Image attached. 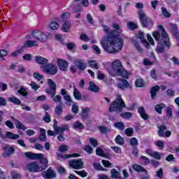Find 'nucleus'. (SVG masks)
Masks as SVG:
<instances>
[{"label":"nucleus","instance_id":"obj_5","mask_svg":"<svg viewBox=\"0 0 179 179\" xmlns=\"http://www.w3.org/2000/svg\"><path fill=\"white\" fill-rule=\"evenodd\" d=\"M48 83L50 89L45 90V93L50 95V97L53 99V101L55 103H61L62 101V96H61V95L55 96V94H57V84L55 82H54L52 79L49 78L48 80Z\"/></svg>","mask_w":179,"mask_h":179},{"label":"nucleus","instance_id":"obj_43","mask_svg":"<svg viewBox=\"0 0 179 179\" xmlns=\"http://www.w3.org/2000/svg\"><path fill=\"white\" fill-rule=\"evenodd\" d=\"M136 87H143L145 85V81L142 78H137L135 81Z\"/></svg>","mask_w":179,"mask_h":179},{"label":"nucleus","instance_id":"obj_54","mask_svg":"<svg viewBox=\"0 0 179 179\" xmlns=\"http://www.w3.org/2000/svg\"><path fill=\"white\" fill-rule=\"evenodd\" d=\"M124 132L127 136H132V135L134 134V129L132 127H129L125 129Z\"/></svg>","mask_w":179,"mask_h":179},{"label":"nucleus","instance_id":"obj_8","mask_svg":"<svg viewBox=\"0 0 179 179\" xmlns=\"http://www.w3.org/2000/svg\"><path fill=\"white\" fill-rule=\"evenodd\" d=\"M41 69L43 72L52 76L58 73V67L53 63H47L45 65L41 66Z\"/></svg>","mask_w":179,"mask_h":179},{"label":"nucleus","instance_id":"obj_20","mask_svg":"<svg viewBox=\"0 0 179 179\" xmlns=\"http://www.w3.org/2000/svg\"><path fill=\"white\" fill-rule=\"evenodd\" d=\"M24 155L27 159H30V160H37V159L41 157V153L36 154L31 152H27L24 153Z\"/></svg>","mask_w":179,"mask_h":179},{"label":"nucleus","instance_id":"obj_46","mask_svg":"<svg viewBox=\"0 0 179 179\" xmlns=\"http://www.w3.org/2000/svg\"><path fill=\"white\" fill-rule=\"evenodd\" d=\"M73 128L74 129H83V128H85V127L83 126V124H82V122L78 121L76 122L73 125Z\"/></svg>","mask_w":179,"mask_h":179},{"label":"nucleus","instance_id":"obj_60","mask_svg":"<svg viewBox=\"0 0 179 179\" xmlns=\"http://www.w3.org/2000/svg\"><path fill=\"white\" fill-rule=\"evenodd\" d=\"M33 56L31 54H25L22 56V59H24V61H27L28 62H30Z\"/></svg>","mask_w":179,"mask_h":179},{"label":"nucleus","instance_id":"obj_44","mask_svg":"<svg viewBox=\"0 0 179 179\" xmlns=\"http://www.w3.org/2000/svg\"><path fill=\"white\" fill-rule=\"evenodd\" d=\"M110 177L111 178H118V176H120V172L117 171L115 169H113L110 170Z\"/></svg>","mask_w":179,"mask_h":179},{"label":"nucleus","instance_id":"obj_63","mask_svg":"<svg viewBox=\"0 0 179 179\" xmlns=\"http://www.w3.org/2000/svg\"><path fill=\"white\" fill-rule=\"evenodd\" d=\"M99 129L102 134H107V131H108V129L104 126H99Z\"/></svg>","mask_w":179,"mask_h":179},{"label":"nucleus","instance_id":"obj_19","mask_svg":"<svg viewBox=\"0 0 179 179\" xmlns=\"http://www.w3.org/2000/svg\"><path fill=\"white\" fill-rule=\"evenodd\" d=\"M35 62L39 65H47L48 64V59L41 56H35Z\"/></svg>","mask_w":179,"mask_h":179},{"label":"nucleus","instance_id":"obj_3","mask_svg":"<svg viewBox=\"0 0 179 179\" xmlns=\"http://www.w3.org/2000/svg\"><path fill=\"white\" fill-rule=\"evenodd\" d=\"M136 9H140L138 11V15L142 27H148V26H153V20L148 18V15L142 10L143 9V3H136Z\"/></svg>","mask_w":179,"mask_h":179},{"label":"nucleus","instance_id":"obj_55","mask_svg":"<svg viewBox=\"0 0 179 179\" xmlns=\"http://www.w3.org/2000/svg\"><path fill=\"white\" fill-rule=\"evenodd\" d=\"M141 159L143 160L144 166H148V164H150V159H149V158H148L147 157L142 155L141 157Z\"/></svg>","mask_w":179,"mask_h":179},{"label":"nucleus","instance_id":"obj_4","mask_svg":"<svg viewBox=\"0 0 179 179\" xmlns=\"http://www.w3.org/2000/svg\"><path fill=\"white\" fill-rule=\"evenodd\" d=\"M127 108L124 99L121 94H117V99H115L108 108L109 113H122L124 108Z\"/></svg>","mask_w":179,"mask_h":179},{"label":"nucleus","instance_id":"obj_9","mask_svg":"<svg viewBox=\"0 0 179 179\" xmlns=\"http://www.w3.org/2000/svg\"><path fill=\"white\" fill-rule=\"evenodd\" d=\"M27 167L29 173H40V171L45 170V166H40L36 162L29 163Z\"/></svg>","mask_w":179,"mask_h":179},{"label":"nucleus","instance_id":"obj_31","mask_svg":"<svg viewBox=\"0 0 179 179\" xmlns=\"http://www.w3.org/2000/svg\"><path fill=\"white\" fill-rule=\"evenodd\" d=\"M3 150H7L8 156H12L15 153V148L9 147V145H5L3 147Z\"/></svg>","mask_w":179,"mask_h":179},{"label":"nucleus","instance_id":"obj_58","mask_svg":"<svg viewBox=\"0 0 179 179\" xmlns=\"http://www.w3.org/2000/svg\"><path fill=\"white\" fill-rule=\"evenodd\" d=\"M44 122H47L48 124L49 122H51V116H50V113L48 112H45V116L43 118Z\"/></svg>","mask_w":179,"mask_h":179},{"label":"nucleus","instance_id":"obj_37","mask_svg":"<svg viewBox=\"0 0 179 179\" xmlns=\"http://www.w3.org/2000/svg\"><path fill=\"white\" fill-rule=\"evenodd\" d=\"M89 111H90V109L89 108H85L83 109V111L81 113V117L83 120H86L89 117Z\"/></svg>","mask_w":179,"mask_h":179},{"label":"nucleus","instance_id":"obj_52","mask_svg":"<svg viewBox=\"0 0 179 179\" xmlns=\"http://www.w3.org/2000/svg\"><path fill=\"white\" fill-rule=\"evenodd\" d=\"M83 149L89 155H92L93 153V148L90 146V145H85Z\"/></svg>","mask_w":179,"mask_h":179},{"label":"nucleus","instance_id":"obj_62","mask_svg":"<svg viewBox=\"0 0 179 179\" xmlns=\"http://www.w3.org/2000/svg\"><path fill=\"white\" fill-rule=\"evenodd\" d=\"M29 86H31V89H33V90H38V89H40V85H37L35 82L31 81Z\"/></svg>","mask_w":179,"mask_h":179},{"label":"nucleus","instance_id":"obj_25","mask_svg":"<svg viewBox=\"0 0 179 179\" xmlns=\"http://www.w3.org/2000/svg\"><path fill=\"white\" fill-rule=\"evenodd\" d=\"M133 169L134 171H136L137 173H145V174H148V170H146L141 165L135 164L133 165Z\"/></svg>","mask_w":179,"mask_h":179},{"label":"nucleus","instance_id":"obj_23","mask_svg":"<svg viewBox=\"0 0 179 179\" xmlns=\"http://www.w3.org/2000/svg\"><path fill=\"white\" fill-rule=\"evenodd\" d=\"M160 90V86L159 85H155L154 87H152L151 90H150V95H151V99L152 100H155L157 96V92Z\"/></svg>","mask_w":179,"mask_h":179},{"label":"nucleus","instance_id":"obj_48","mask_svg":"<svg viewBox=\"0 0 179 179\" xmlns=\"http://www.w3.org/2000/svg\"><path fill=\"white\" fill-rule=\"evenodd\" d=\"M161 10L164 17H170L171 16V14L167 10V8H166L165 7H162Z\"/></svg>","mask_w":179,"mask_h":179},{"label":"nucleus","instance_id":"obj_64","mask_svg":"<svg viewBox=\"0 0 179 179\" xmlns=\"http://www.w3.org/2000/svg\"><path fill=\"white\" fill-rule=\"evenodd\" d=\"M130 145L131 146H138V139L135 137L130 138Z\"/></svg>","mask_w":179,"mask_h":179},{"label":"nucleus","instance_id":"obj_42","mask_svg":"<svg viewBox=\"0 0 179 179\" xmlns=\"http://www.w3.org/2000/svg\"><path fill=\"white\" fill-rule=\"evenodd\" d=\"M88 64L90 68L93 69H99V64H97V62L94 60H89Z\"/></svg>","mask_w":179,"mask_h":179},{"label":"nucleus","instance_id":"obj_22","mask_svg":"<svg viewBox=\"0 0 179 179\" xmlns=\"http://www.w3.org/2000/svg\"><path fill=\"white\" fill-rule=\"evenodd\" d=\"M115 76H121L123 79H128L129 78V74L128 71L124 69V67L120 70H118L117 73L115 74Z\"/></svg>","mask_w":179,"mask_h":179},{"label":"nucleus","instance_id":"obj_7","mask_svg":"<svg viewBox=\"0 0 179 179\" xmlns=\"http://www.w3.org/2000/svg\"><path fill=\"white\" fill-rule=\"evenodd\" d=\"M80 2V3H75ZM82 5L85 8H87L89 6V0H74L71 3V6L77 15L75 16L76 19H80V12H82Z\"/></svg>","mask_w":179,"mask_h":179},{"label":"nucleus","instance_id":"obj_50","mask_svg":"<svg viewBox=\"0 0 179 179\" xmlns=\"http://www.w3.org/2000/svg\"><path fill=\"white\" fill-rule=\"evenodd\" d=\"M164 107V104H157L155 107V111H157L158 114H162V109H163Z\"/></svg>","mask_w":179,"mask_h":179},{"label":"nucleus","instance_id":"obj_14","mask_svg":"<svg viewBox=\"0 0 179 179\" xmlns=\"http://www.w3.org/2000/svg\"><path fill=\"white\" fill-rule=\"evenodd\" d=\"M42 177L45 179H53L57 177V173L51 167L48 168L47 171L42 173Z\"/></svg>","mask_w":179,"mask_h":179},{"label":"nucleus","instance_id":"obj_24","mask_svg":"<svg viewBox=\"0 0 179 179\" xmlns=\"http://www.w3.org/2000/svg\"><path fill=\"white\" fill-rule=\"evenodd\" d=\"M11 119L14 122H15V127L17 129H22V131H26L27 128L26 126L22 124L19 120L15 118L13 116L11 117Z\"/></svg>","mask_w":179,"mask_h":179},{"label":"nucleus","instance_id":"obj_2","mask_svg":"<svg viewBox=\"0 0 179 179\" xmlns=\"http://www.w3.org/2000/svg\"><path fill=\"white\" fill-rule=\"evenodd\" d=\"M158 30L162 31L160 34L159 31H156L152 33L154 38L157 41L158 45L157 46V52L163 54L166 51V48H170V38H169V34L166 31V29L162 24L157 26Z\"/></svg>","mask_w":179,"mask_h":179},{"label":"nucleus","instance_id":"obj_33","mask_svg":"<svg viewBox=\"0 0 179 179\" xmlns=\"http://www.w3.org/2000/svg\"><path fill=\"white\" fill-rule=\"evenodd\" d=\"M6 138H8V139H19L20 136L19 134H15L10 131H6Z\"/></svg>","mask_w":179,"mask_h":179},{"label":"nucleus","instance_id":"obj_49","mask_svg":"<svg viewBox=\"0 0 179 179\" xmlns=\"http://www.w3.org/2000/svg\"><path fill=\"white\" fill-rule=\"evenodd\" d=\"M76 174H78V176H80V177H82V178H85V177H87V172H86L85 170L83 171H75Z\"/></svg>","mask_w":179,"mask_h":179},{"label":"nucleus","instance_id":"obj_16","mask_svg":"<svg viewBox=\"0 0 179 179\" xmlns=\"http://www.w3.org/2000/svg\"><path fill=\"white\" fill-rule=\"evenodd\" d=\"M120 82L117 83V87L120 90H125L126 89H131V86H129V83L125 78H120Z\"/></svg>","mask_w":179,"mask_h":179},{"label":"nucleus","instance_id":"obj_10","mask_svg":"<svg viewBox=\"0 0 179 179\" xmlns=\"http://www.w3.org/2000/svg\"><path fill=\"white\" fill-rule=\"evenodd\" d=\"M31 34L35 40H38V41H41V43H44L48 40V36H47V34L40 30L33 31Z\"/></svg>","mask_w":179,"mask_h":179},{"label":"nucleus","instance_id":"obj_26","mask_svg":"<svg viewBox=\"0 0 179 179\" xmlns=\"http://www.w3.org/2000/svg\"><path fill=\"white\" fill-rule=\"evenodd\" d=\"M49 27L51 30H58V27H59V19L57 18L55 20L52 21Z\"/></svg>","mask_w":179,"mask_h":179},{"label":"nucleus","instance_id":"obj_41","mask_svg":"<svg viewBox=\"0 0 179 179\" xmlns=\"http://www.w3.org/2000/svg\"><path fill=\"white\" fill-rule=\"evenodd\" d=\"M120 116L124 120H129L132 117V113L131 112H124L120 114Z\"/></svg>","mask_w":179,"mask_h":179},{"label":"nucleus","instance_id":"obj_32","mask_svg":"<svg viewBox=\"0 0 179 179\" xmlns=\"http://www.w3.org/2000/svg\"><path fill=\"white\" fill-rule=\"evenodd\" d=\"M89 85V90H90V92H95L96 93L100 90V88H99V87H97V85L94 84L93 81L90 82Z\"/></svg>","mask_w":179,"mask_h":179},{"label":"nucleus","instance_id":"obj_17","mask_svg":"<svg viewBox=\"0 0 179 179\" xmlns=\"http://www.w3.org/2000/svg\"><path fill=\"white\" fill-rule=\"evenodd\" d=\"M57 160H61V159H63L64 160H66V159H71V157H80V154L73 153L70 155H62V154L57 152Z\"/></svg>","mask_w":179,"mask_h":179},{"label":"nucleus","instance_id":"obj_57","mask_svg":"<svg viewBox=\"0 0 179 179\" xmlns=\"http://www.w3.org/2000/svg\"><path fill=\"white\" fill-rule=\"evenodd\" d=\"M59 152L61 153H65L66 152H68V145H61L59 147Z\"/></svg>","mask_w":179,"mask_h":179},{"label":"nucleus","instance_id":"obj_30","mask_svg":"<svg viewBox=\"0 0 179 179\" xmlns=\"http://www.w3.org/2000/svg\"><path fill=\"white\" fill-rule=\"evenodd\" d=\"M8 101L13 103V104H15V106H22V101L16 96L9 97Z\"/></svg>","mask_w":179,"mask_h":179},{"label":"nucleus","instance_id":"obj_47","mask_svg":"<svg viewBox=\"0 0 179 179\" xmlns=\"http://www.w3.org/2000/svg\"><path fill=\"white\" fill-rule=\"evenodd\" d=\"M166 115L168 120H170V118H173V109L171 107L167 108L166 110Z\"/></svg>","mask_w":179,"mask_h":179},{"label":"nucleus","instance_id":"obj_40","mask_svg":"<svg viewBox=\"0 0 179 179\" xmlns=\"http://www.w3.org/2000/svg\"><path fill=\"white\" fill-rule=\"evenodd\" d=\"M127 29H129V30H136V29H138V24L132 21H129L127 23Z\"/></svg>","mask_w":179,"mask_h":179},{"label":"nucleus","instance_id":"obj_13","mask_svg":"<svg viewBox=\"0 0 179 179\" xmlns=\"http://www.w3.org/2000/svg\"><path fill=\"white\" fill-rule=\"evenodd\" d=\"M53 128L56 134H64V131H69V126L68 124H62V127H59L57 120L53 124Z\"/></svg>","mask_w":179,"mask_h":179},{"label":"nucleus","instance_id":"obj_53","mask_svg":"<svg viewBox=\"0 0 179 179\" xmlns=\"http://www.w3.org/2000/svg\"><path fill=\"white\" fill-rule=\"evenodd\" d=\"M90 143L93 148H97V145H99L97 140L94 138H90Z\"/></svg>","mask_w":179,"mask_h":179},{"label":"nucleus","instance_id":"obj_12","mask_svg":"<svg viewBox=\"0 0 179 179\" xmlns=\"http://www.w3.org/2000/svg\"><path fill=\"white\" fill-rule=\"evenodd\" d=\"M123 68L122 64L118 59L115 60L112 62V71L110 72V75L112 76H115L118 73V71H120Z\"/></svg>","mask_w":179,"mask_h":179},{"label":"nucleus","instance_id":"obj_51","mask_svg":"<svg viewBox=\"0 0 179 179\" xmlns=\"http://www.w3.org/2000/svg\"><path fill=\"white\" fill-rule=\"evenodd\" d=\"M134 47L136 48L137 51L142 54L143 52V49L141 47V45H139V42L134 41Z\"/></svg>","mask_w":179,"mask_h":179},{"label":"nucleus","instance_id":"obj_27","mask_svg":"<svg viewBox=\"0 0 179 179\" xmlns=\"http://www.w3.org/2000/svg\"><path fill=\"white\" fill-rule=\"evenodd\" d=\"M62 30L64 33H69V30H71V22L66 20L62 27Z\"/></svg>","mask_w":179,"mask_h":179},{"label":"nucleus","instance_id":"obj_36","mask_svg":"<svg viewBox=\"0 0 179 179\" xmlns=\"http://www.w3.org/2000/svg\"><path fill=\"white\" fill-rule=\"evenodd\" d=\"M63 111H64V109L62 108V105L61 104L57 105L55 108V113L57 117H59V115L62 114Z\"/></svg>","mask_w":179,"mask_h":179},{"label":"nucleus","instance_id":"obj_61","mask_svg":"<svg viewBox=\"0 0 179 179\" xmlns=\"http://www.w3.org/2000/svg\"><path fill=\"white\" fill-rule=\"evenodd\" d=\"M33 76L35 79H37V80H41V79L44 78V76L43 74H40L38 73H34Z\"/></svg>","mask_w":179,"mask_h":179},{"label":"nucleus","instance_id":"obj_15","mask_svg":"<svg viewBox=\"0 0 179 179\" xmlns=\"http://www.w3.org/2000/svg\"><path fill=\"white\" fill-rule=\"evenodd\" d=\"M57 64L60 71H62L63 72H66L68 71L69 64L66 60L59 58L57 60Z\"/></svg>","mask_w":179,"mask_h":179},{"label":"nucleus","instance_id":"obj_21","mask_svg":"<svg viewBox=\"0 0 179 179\" xmlns=\"http://www.w3.org/2000/svg\"><path fill=\"white\" fill-rule=\"evenodd\" d=\"M96 155L100 156V157H104L105 159H110V155L105 153L104 150L100 147L96 148Z\"/></svg>","mask_w":179,"mask_h":179},{"label":"nucleus","instance_id":"obj_38","mask_svg":"<svg viewBox=\"0 0 179 179\" xmlns=\"http://www.w3.org/2000/svg\"><path fill=\"white\" fill-rule=\"evenodd\" d=\"M77 68L78 69H79V71H85L86 69V63L85 62H83L82 61L80 60H78L77 62Z\"/></svg>","mask_w":179,"mask_h":179},{"label":"nucleus","instance_id":"obj_1","mask_svg":"<svg viewBox=\"0 0 179 179\" xmlns=\"http://www.w3.org/2000/svg\"><path fill=\"white\" fill-rule=\"evenodd\" d=\"M103 31L108 34L106 38L101 42L102 48L108 54H117L122 50L124 40L120 38V34L117 30H110L107 25H102Z\"/></svg>","mask_w":179,"mask_h":179},{"label":"nucleus","instance_id":"obj_45","mask_svg":"<svg viewBox=\"0 0 179 179\" xmlns=\"http://www.w3.org/2000/svg\"><path fill=\"white\" fill-rule=\"evenodd\" d=\"M115 141L117 145H124V143H125V140H124V138H122L120 135H118L115 138Z\"/></svg>","mask_w":179,"mask_h":179},{"label":"nucleus","instance_id":"obj_28","mask_svg":"<svg viewBox=\"0 0 179 179\" xmlns=\"http://www.w3.org/2000/svg\"><path fill=\"white\" fill-rule=\"evenodd\" d=\"M73 97L76 100H82V93L73 85Z\"/></svg>","mask_w":179,"mask_h":179},{"label":"nucleus","instance_id":"obj_11","mask_svg":"<svg viewBox=\"0 0 179 179\" xmlns=\"http://www.w3.org/2000/svg\"><path fill=\"white\" fill-rule=\"evenodd\" d=\"M69 164L71 169H73L74 170H80L83 168V161H82V159H75L69 161Z\"/></svg>","mask_w":179,"mask_h":179},{"label":"nucleus","instance_id":"obj_6","mask_svg":"<svg viewBox=\"0 0 179 179\" xmlns=\"http://www.w3.org/2000/svg\"><path fill=\"white\" fill-rule=\"evenodd\" d=\"M38 44L36 41L27 40L22 46L13 52L9 57L16 58L17 55H20L24 51V48H32V47H37Z\"/></svg>","mask_w":179,"mask_h":179},{"label":"nucleus","instance_id":"obj_18","mask_svg":"<svg viewBox=\"0 0 179 179\" xmlns=\"http://www.w3.org/2000/svg\"><path fill=\"white\" fill-rule=\"evenodd\" d=\"M138 113L140 115L141 117L145 121H148L149 120V115L146 113V110L143 106H141L138 108Z\"/></svg>","mask_w":179,"mask_h":179},{"label":"nucleus","instance_id":"obj_34","mask_svg":"<svg viewBox=\"0 0 179 179\" xmlns=\"http://www.w3.org/2000/svg\"><path fill=\"white\" fill-rule=\"evenodd\" d=\"M167 129V127L166 125H161L158 127V135L162 138L164 136V131Z\"/></svg>","mask_w":179,"mask_h":179},{"label":"nucleus","instance_id":"obj_29","mask_svg":"<svg viewBox=\"0 0 179 179\" xmlns=\"http://www.w3.org/2000/svg\"><path fill=\"white\" fill-rule=\"evenodd\" d=\"M36 160H40L41 166H45V169L48 167V159L44 158V155L41 153V157L36 158Z\"/></svg>","mask_w":179,"mask_h":179},{"label":"nucleus","instance_id":"obj_56","mask_svg":"<svg viewBox=\"0 0 179 179\" xmlns=\"http://www.w3.org/2000/svg\"><path fill=\"white\" fill-rule=\"evenodd\" d=\"M8 105V101L3 96H0V107H6Z\"/></svg>","mask_w":179,"mask_h":179},{"label":"nucleus","instance_id":"obj_35","mask_svg":"<svg viewBox=\"0 0 179 179\" xmlns=\"http://www.w3.org/2000/svg\"><path fill=\"white\" fill-rule=\"evenodd\" d=\"M18 94L22 96V97H27L29 96V92H27V90L24 88V87H21L18 90Z\"/></svg>","mask_w":179,"mask_h":179},{"label":"nucleus","instance_id":"obj_39","mask_svg":"<svg viewBox=\"0 0 179 179\" xmlns=\"http://www.w3.org/2000/svg\"><path fill=\"white\" fill-rule=\"evenodd\" d=\"M114 127L117 128L120 131H124V129H125V124L122 122H116L114 124Z\"/></svg>","mask_w":179,"mask_h":179},{"label":"nucleus","instance_id":"obj_59","mask_svg":"<svg viewBox=\"0 0 179 179\" xmlns=\"http://www.w3.org/2000/svg\"><path fill=\"white\" fill-rule=\"evenodd\" d=\"M11 177L13 179H21L22 175L15 171H11Z\"/></svg>","mask_w":179,"mask_h":179}]
</instances>
